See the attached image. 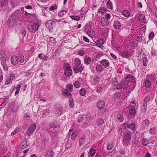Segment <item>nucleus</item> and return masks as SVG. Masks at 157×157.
I'll return each instance as SVG.
<instances>
[{"label":"nucleus","instance_id":"nucleus-1","mask_svg":"<svg viewBox=\"0 0 157 157\" xmlns=\"http://www.w3.org/2000/svg\"><path fill=\"white\" fill-rule=\"evenodd\" d=\"M123 144L125 146L128 145L130 144L131 139V135L130 132H126L123 134Z\"/></svg>","mask_w":157,"mask_h":157},{"label":"nucleus","instance_id":"nucleus-2","mask_svg":"<svg viewBox=\"0 0 157 157\" xmlns=\"http://www.w3.org/2000/svg\"><path fill=\"white\" fill-rule=\"evenodd\" d=\"M40 27L39 23L38 22L34 23L33 24H29L28 25V29L29 32L34 33L37 31Z\"/></svg>","mask_w":157,"mask_h":157},{"label":"nucleus","instance_id":"nucleus-3","mask_svg":"<svg viewBox=\"0 0 157 157\" xmlns=\"http://www.w3.org/2000/svg\"><path fill=\"white\" fill-rule=\"evenodd\" d=\"M63 107L61 105H58L55 108V110L56 113V116H60L62 113Z\"/></svg>","mask_w":157,"mask_h":157},{"label":"nucleus","instance_id":"nucleus-4","mask_svg":"<svg viewBox=\"0 0 157 157\" xmlns=\"http://www.w3.org/2000/svg\"><path fill=\"white\" fill-rule=\"evenodd\" d=\"M72 71L70 68L69 65L68 66H66L64 71V74L67 76H69L71 75Z\"/></svg>","mask_w":157,"mask_h":157},{"label":"nucleus","instance_id":"nucleus-5","mask_svg":"<svg viewBox=\"0 0 157 157\" xmlns=\"http://www.w3.org/2000/svg\"><path fill=\"white\" fill-rule=\"evenodd\" d=\"M36 128V125L35 124L32 125L28 129L27 132L29 136H30L35 131Z\"/></svg>","mask_w":157,"mask_h":157},{"label":"nucleus","instance_id":"nucleus-6","mask_svg":"<svg viewBox=\"0 0 157 157\" xmlns=\"http://www.w3.org/2000/svg\"><path fill=\"white\" fill-rule=\"evenodd\" d=\"M100 23L102 26L106 27L108 25L109 22L105 18L103 17L101 19Z\"/></svg>","mask_w":157,"mask_h":157},{"label":"nucleus","instance_id":"nucleus-7","mask_svg":"<svg viewBox=\"0 0 157 157\" xmlns=\"http://www.w3.org/2000/svg\"><path fill=\"white\" fill-rule=\"evenodd\" d=\"M19 58L16 56H12L10 59L11 64L13 65L16 64L18 61Z\"/></svg>","mask_w":157,"mask_h":157},{"label":"nucleus","instance_id":"nucleus-8","mask_svg":"<svg viewBox=\"0 0 157 157\" xmlns=\"http://www.w3.org/2000/svg\"><path fill=\"white\" fill-rule=\"evenodd\" d=\"M83 70L82 65L79 67V66H75L73 69L74 72L78 73L79 72H81Z\"/></svg>","mask_w":157,"mask_h":157},{"label":"nucleus","instance_id":"nucleus-9","mask_svg":"<svg viewBox=\"0 0 157 157\" xmlns=\"http://www.w3.org/2000/svg\"><path fill=\"white\" fill-rule=\"evenodd\" d=\"M105 105V103L104 101L100 100L97 103V106L98 109H101L104 107Z\"/></svg>","mask_w":157,"mask_h":157},{"label":"nucleus","instance_id":"nucleus-10","mask_svg":"<svg viewBox=\"0 0 157 157\" xmlns=\"http://www.w3.org/2000/svg\"><path fill=\"white\" fill-rule=\"evenodd\" d=\"M128 87V86L126 82L122 81L119 84L118 89L123 88V89H125L127 88Z\"/></svg>","mask_w":157,"mask_h":157},{"label":"nucleus","instance_id":"nucleus-11","mask_svg":"<svg viewBox=\"0 0 157 157\" xmlns=\"http://www.w3.org/2000/svg\"><path fill=\"white\" fill-rule=\"evenodd\" d=\"M28 145L27 144L26 140H24L22 141L20 145V147L22 149H24L28 147Z\"/></svg>","mask_w":157,"mask_h":157},{"label":"nucleus","instance_id":"nucleus-12","mask_svg":"<svg viewBox=\"0 0 157 157\" xmlns=\"http://www.w3.org/2000/svg\"><path fill=\"white\" fill-rule=\"evenodd\" d=\"M104 66V67H106L109 65V63L108 61L106 59H103L100 62Z\"/></svg>","mask_w":157,"mask_h":157},{"label":"nucleus","instance_id":"nucleus-13","mask_svg":"<svg viewBox=\"0 0 157 157\" xmlns=\"http://www.w3.org/2000/svg\"><path fill=\"white\" fill-rule=\"evenodd\" d=\"M62 94L64 96H66L68 98H70L71 96V94L69 92L68 90H65L62 92Z\"/></svg>","mask_w":157,"mask_h":157},{"label":"nucleus","instance_id":"nucleus-14","mask_svg":"<svg viewBox=\"0 0 157 157\" xmlns=\"http://www.w3.org/2000/svg\"><path fill=\"white\" fill-rule=\"evenodd\" d=\"M15 21V17L13 16H10L8 20V23L10 25H13Z\"/></svg>","mask_w":157,"mask_h":157},{"label":"nucleus","instance_id":"nucleus-15","mask_svg":"<svg viewBox=\"0 0 157 157\" xmlns=\"http://www.w3.org/2000/svg\"><path fill=\"white\" fill-rule=\"evenodd\" d=\"M86 140V137L83 136L81 137L78 140L79 145L81 146L83 144Z\"/></svg>","mask_w":157,"mask_h":157},{"label":"nucleus","instance_id":"nucleus-16","mask_svg":"<svg viewBox=\"0 0 157 157\" xmlns=\"http://www.w3.org/2000/svg\"><path fill=\"white\" fill-rule=\"evenodd\" d=\"M121 56L123 57L126 58H128L131 56V55L129 52H128L124 51L122 52L121 54Z\"/></svg>","mask_w":157,"mask_h":157},{"label":"nucleus","instance_id":"nucleus-17","mask_svg":"<svg viewBox=\"0 0 157 157\" xmlns=\"http://www.w3.org/2000/svg\"><path fill=\"white\" fill-rule=\"evenodd\" d=\"M134 78V77L132 75L129 74L127 76L126 80V81L130 82L132 81Z\"/></svg>","mask_w":157,"mask_h":157},{"label":"nucleus","instance_id":"nucleus-18","mask_svg":"<svg viewBox=\"0 0 157 157\" xmlns=\"http://www.w3.org/2000/svg\"><path fill=\"white\" fill-rule=\"evenodd\" d=\"M106 11V9L103 7H101L98 10V13H101L102 15L104 14Z\"/></svg>","mask_w":157,"mask_h":157},{"label":"nucleus","instance_id":"nucleus-19","mask_svg":"<svg viewBox=\"0 0 157 157\" xmlns=\"http://www.w3.org/2000/svg\"><path fill=\"white\" fill-rule=\"evenodd\" d=\"M38 57L44 60L47 61L48 57L46 56L42 53H40L38 55Z\"/></svg>","mask_w":157,"mask_h":157},{"label":"nucleus","instance_id":"nucleus-20","mask_svg":"<svg viewBox=\"0 0 157 157\" xmlns=\"http://www.w3.org/2000/svg\"><path fill=\"white\" fill-rule=\"evenodd\" d=\"M114 27L116 29H119L121 27V24L120 22L118 21H115L113 24Z\"/></svg>","mask_w":157,"mask_h":157},{"label":"nucleus","instance_id":"nucleus-21","mask_svg":"<svg viewBox=\"0 0 157 157\" xmlns=\"http://www.w3.org/2000/svg\"><path fill=\"white\" fill-rule=\"evenodd\" d=\"M58 125L56 121H53L51 122L49 124L50 128H54L57 127Z\"/></svg>","mask_w":157,"mask_h":157},{"label":"nucleus","instance_id":"nucleus-22","mask_svg":"<svg viewBox=\"0 0 157 157\" xmlns=\"http://www.w3.org/2000/svg\"><path fill=\"white\" fill-rule=\"evenodd\" d=\"M54 152L52 151H48L45 155L46 157H53Z\"/></svg>","mask_w":157,"mask_h":157},{"label":"nucleus","instance_id":"nucleus-23","mask_svg":"<svg viewBox=\"0 0 157 157\" xmlns=\"http://www.w3.org/2000/svg\"><path fill=\"white\" fill-rule=\"evenodd\" d=\"M91 60L89 57H85L84 59V63L86 64H89L91 62Z\"/></svg>","mask_w":157,"mask_h":157},{"label":"nucleus","instance_id":"nucleus-24","mask_svg":"<svg viewBox=\"0 0 157 157\" xmlns=\"http://www.w3.org/2000/svg\"><path fill=\"white\" fill-rule=\"evenodd\" d=\"M117 119L120 121H122L124 120L123 115L121 113H119L117 116Z\"/></svg>","mask_w":157,"mask_h":157},{"label":"nucleus","instance_id":"nucleus-25","mask_svg":"<svg viewBox=\"0 0 157 157\" xmlns=\"http://www.w3.org/2000/svg\"><path fill=\"white\" fill-rule=\"evenodd\" d=\"M122 14L125 17H128L130 16V13L127 10H124L122 12Z\"/></svg>","mask_w":157,"mask_h":157},{"label":"nucleus","instance_id":"nucleus-26","mask_svg":"<svg viewBox=\"0 0 157 157\" xmlns=\"http://www.w3.org/2000/svg\"><path fill=\"white\" fill-rule=\"evenodd\" d=\"M107 8L109 9H113L112 3L110 0L108 1L107 3Z\"/></svg>","mask_w":157,"mask_h":157},{"label":"nucleus","instance_id":"nucleus-27","mask_svg":"<svg viewBox=\"0 0 157 157\" xmlns=\"http://www.w3.org/2000/svg\"><path fill=\"white\" fill-rule=\"evenodd\" d=\"M143 65L144 66H146L147 64H146V62L147 61V58L146 55H143Z\"/></svg>","mask_w":157,"mask_h":157},{"label":"nucleus","instance_id":"nucleus-28","mask_svg":"<svg viewBox=\"0 0 157 157\" xmlns=\"http://www.w3.org/2000/svg\"><path fill=\"white\" fill-rule=\"evenodd\" d=\"M80 94L82 96L85 95L86 93V90L84 88L82 89L79 91Z\"/></svg>","mask_w":157,"mask_h":157},{"label":"nucleus","instance_id":"nucleus-29","mask_svg":"<svg viewBox=\"0 0 157 157\" xmlns=\"http://www.w3.org/2000/svg\"><path fill=\"white\" fill-rule=\"evenodd\" d=\"M104 123V120L102 118H100L98 120L97 123L98 125H102Z\"/></svg>","mask_w":157,"mask_h":157},{"label":"nucleus","instance_id":"nucleus-30","mask_svg":"<svg viewBox=\"0 0 157 157\" xmlns=\"http://www.w3.org/2000/svg\"><path fill=\"white\" fill-rule=\"evenodd\" d=\"M96 70L97 71L101 72L103 69V67L101 65H98L96 67Z\"/></svg>","mask_w":157,"mask_h":157},{"label":"nucleus","instance_id":"nucleus-31","mask_svg":"<svg viewBox=\"0 0 157 157\" xmlns=\"http://www.w3.org/2000/svg\"><path fill=\"white\" fill-rule=\"evenodd\" d=\"M150 123L149 121L148 120H145L142 122V124L144 126H147Z\"/></svg>","mask_w":157,"mask_h":157},{"label":"nucleus","instance_id":"nucleus-32","mask_svg":"<svg viewBox=\"0 0 157 157\" xmlns=\"http://www.w3.org/2000/svg\"><path fill=\"white\" fill-rule=\"evenodd\" d=\"M121 95L120 93L117 92L114 94V98L115 100H117L119 99L121 97Z\"/></svg>","mask_w":157,"mask_h":157},{"label":"nucleus","instance_id":"nucleus-33","mask_svg":"<svg viewBox=\"0 0 157 157\" xmlns=\"http://www.w3.org/2000/svg\"><path fill=\"white\" fill-rule=\"evenodd\" d=\"M156 129L153 128H151L149 130V133L151 135L155 134L156 133Z\"/></svg>","mask_w":157,"mask_h":157},{"label":"nucleus","instance_id":"nucleus-34","mask_svg":"<svg viewBox=\"0 0 157 157\" xmlns=\"http://www.w3.org/2000/svg\"><path fill=\"white\" fill-rule=\"evenodd\" d=\"M6 58L5 57L2 58L1 59V64L2 66H5L6 65Z\"/></svg>","mask_w":157,"mask_h":157},{"label":"nucleus","instance_id":"nucleus-35","mask_svg":"<svg viewBox=\"0 0 157 157\" xmlns=\"http://www.w3.org/2000/svg\"><path fill=\"white\" fill-rule=\"evenodd\" d=\"M54 23V22L52 20H49L47 22V25H48L49 27H51L53 24Z\"/></svg>","mask_w":157,"mask_h":157},{"label":"nucleus","instance_id":"nucleus-36","mask_svg":"<svg viewBox=\"0 0 157 157\" xmlns=\"http://www.w3.org/2000/svg\"><path fill=\"white\" fill-rule=\"evenodd\" d=\"M147 104L146 103H144L143 105L141 107V111L143 112H145L146 109Z\"/></svg>","mask_w":157,"mask_h":157},{"label":"nucleus","instance_id":"nucleus-37","mask_svg":"<svg viewBox=\"0 0 157 157\" xmlns=\"http://www.w3.org/2000/svg\"><path fill=\"white\" fill-rule=\"evenodd\" d=\"M78 133L76 131H74L71 135V139H74L76 137Z\"/></svg>","mask_w":157,"mask_h":157},{"label":"nucleus","instance_id":"nucleus-38","mask_svg":"<svg viewBox=\"0 0 157 157\" xmlns=\"http://www.w3.org/2000/svg\"><path fill=\"white\" fill-rule=\"evenodd\" d=\"M96 153L95 150L91 148L89 151V153L92 156H94L95 155Z\"/></svg>","mask_w":157,"mask_h":157},{"label":"nucleus","instance_id":"nucleus-39","mask_svg":"<svg viewBox=\"0 0 157 157\" xmlns=\"http://www.w3.org/2000/svg\"><path fill=\"white\" fill-rule=\"evenodd\" d=\"M149 143L148 140L144 138L142 141V143L143 145L147 146Z\"/></svg>","mask_w":157,"mask_h":157},{"label":"nucleus","instance_id":"nucleus-40","mask_svg":"<svg viewBox=\"0 0 157 157\" xmlns=\"http://www.w3.org/2000/svg\"><path fill=\"white\" fill-rule=\"evenodd\" d=\"M66 87L68 89H69V91L71 92L73 91V86L71 84H68L66 86Z\"/></svg>","mask_w":157,"mask_h":157},{"label":"nucleus","instance_id":"nucleus-41","mask_svg":"<svg viewBox=\"0 0 157 157\" xmlns=\"http://www.w3.org/2000/svg\"><path fill=\"white\" fill-rule=\"evenodd\" d=\"M149 76L150 77L151 80L154 81L156 79L155 78L156 75L154 73H153L151 75H149Z\"/></svg>","mask_w":157,"mask_h":157},{"label":"nucleus","instance_id":"nucleus-42","mask_svg":"<svg viewBox=\"0 0 157 157\" xmlns=\"http://www.w3.org/2000/svg\"><path fill=\"white\" fill-rule=\"evenodd\" d=\"M75 66H79L81 64V61L78 58H76L75 60Z\"/></svg>","mask_w":157,"mask_h":157},{"label":"nucleus","instance_id":"nucleus-43","mask_svg":"<svg viewBox=\"0 0 157 157\" xmlns=\"http://www.w3.org/2000/svg\"><path fill=\"white\" fill-rule=\"evenodd\" d=\"M8 0H2L1 2V6L2 7L6 6L7 4Z\"/></svg>","mask_w":157,"mask_h":157},{"label":"nucleus","instance_id":"nucleus-44","mask_svg":"<svg viewBox=\"0 0 157 157\" xmlns=\"http://www.w3.org/2000/svg\"><path fill=\"white\" fill-rule=\"evenodd\" d=\"M130 114L132 116L134 115L135 114L136 110L134 108L131 109L129 111Z\"/></svg>","mask_w":157,"mask_h":157},{"label":"nucleus","instance_id":"nucleus-45","mask_svg":"<svg viewBox=\"0 0 157 157\" xmlns=\"http://www.w3.org/2000/svg\"><path fill=\"white\" fill-rule=\"evenodd\" d=\"M128 127L131 130H134L135 128V125L134 123H132L128 125Z\"/></svg>","mask_w":157,"mask_h":157},{"label":"nucleus","instance_id":"nucleus-46","mask_svg":"<svg viewBox=\"0 0 157 157\" xmlns=\"http://www.w3.org/2000/svg\"><path fill=\"white\" fill-rule=\"evenodd\" d=\"M80 86V82L78 81H75L74 84V86L76 88H78Z\"/></svg>","mask_w":157,"mask_h":157},{"label":"nucleus","instance_id":"nucleus-47","mask_svg":"<svg viewBox=\"0 0 157 157\" xmlns=\"http://www.w3.org/2000/svg\"><path fill=\"white\" fill-rule=\"evenodd\" d=\"M73 99L72 98L70 99L69 100V106L70 107H73L74 105Z\"/></svg>","mask_w":157,"mask_h":157},{"label":"nucleus","instance_id":"nucleus-48","mask_svg":"<svg viewBox=\"0 0 157 157\" xmlns=\"http://www.w3.org/2000/svg\"><path fill=\"white\" fill-rule=\"evenodd\" d=\"M114 146L112 144H108L107 146V149L108 150H111Z\"/></svg>","mask_w":157,"mask_h":157},{"label":"nucleus","instance_id":"nucleus-49","mask_svg":"<svg viewBox=\"0 0 157 157\" xmlns=\"http://www.w3.org/2000/svg\"><path fill=\"white\" fill-rule=\"evenodd\" d=\"M93 80H94V83L96 84L98 83L99 78L98 76H95L93 78Z\"/></svg>","mask_w":157,"mask_h":157},{"label":"nucleus","instance_id":"nucleus-50","mask_svg":"<svg viewBox=\"0 0 157 157\" xmlns=\"http://www.w3.org/2000/svg\"><path fill=\"white\" fill-rule=\"evenodd\" d=\"M145 85L146 87H149L151 86V82L149 80H146L145 82Z\"/></svg>","mask_w":157,"mask_h":157},{"label":"nucleus","instance_id":"nucleus-51","mask_svg":"<svg viewBox=\"0 0 157 157\" xmlns=\"http://www.w3.org/2000/svg\"><path fill=\"white\" fill-rule=\"evenodd\" d=\"M97 42L98 45H102L104 44V40L103 39H100L98 40Z\"/></svg>","mask_w":157,"mask_h":157},{"label":"nucleus","instance_id":"nucleus-52","mask_svg":"<svg viewBox=\"0 0 157 157\" xmlns=\"http://www.w3.org/2000/svg\"><path fill=\"white\" fill-rule=\"evenodd\" d=\"M87 33L90 37H92L93 35H94L95 32L94 31L91 30L90 31L87 32Z\"/></svg>","mask_w":157,"mask_h":157},{"label":"nucleus","instance_id":"nucleus-53","mask_svg":"<svg viewBox=\"0 0 157 157\" xmlns=\"http://www.w3.org/2000/svg\"><path fill=\"white\" fill-rule=\"evenodd\" d=\"M67 13V11L66 10H61L60 12L58 13V15L59 16H61L62 17L65 13Z\"/></svg>","mask_w":157,"mask_h":157},{"label":"nucleus","instance_id":"nucleus-54","mask_svg":"<svg viewBox=\"0 0 157 157\" xmlns=\"http://www.w3.org/2000/svg\"><path fill=\"white\" fill-rule=\"evenodd\" d=\"M70 17L73 20L76 21H78L80 19V18L79 17L77 16H71Z\"/></svg>","mask_w":157,"mask_h":157},{"label":"nucleus","instance_id":"nucleus-55","mask_svg":"<svg viewBox=\"0 0 157 157\" xmlns=\"http://www.w3.org/2000/svg\"><path fill=\"white\" fill-rule=\"evenodd\" d=\"M138 18L139 19L140 21H142L144 19L145 17L144 15L141 14L139 15Z\"/></svg>","mask_w":157,"mask_h":157},{"label":"nucleus","instance_id":"nucleus-56","mask_svg":"<svg viewBox=\"0 0 157 157\" xmlns=\"http://www.w3.org/2000/svg\"><path fill=\"white\" fill-rule=\"evenodd\" d=\"M50 113V110L48 109L44 110L43 111V114L44 115H48Z\"/></svg>","mask_w":157,"mask_h":157},{"label":"nucleus","instance_id":"nucleus-57","mask_svg":"<svg viewBox=\"0 0 157 157\" xmlns=\"http://www.w3.org/2000/svg\"><path fill=\"white\" fill-rule=\"evenodd\" d=\"M154 36V33L153 32L151 33L149 35V39L150 40L152 39Z\"/></svg>","mask_w":157,"mask_h":157},{"label":"nucleus","instance_id":"nucleus-58","mask_svg":"<svg viewBox=\"0 0 157 157\" xmlns=\"http://www.w3.org/2000/svg\"><path fill=\"white\" fill-rule=\"evenodd\" d=\"M49 42H50L51 43H54L56 42V40L55 38H54L53 37H50L49 38Z\"/></svg>","mask_w":157,"mask_h":157},{"label":"nucleus","instance_id":"nucleus-59","mask_svg":"<svg viewBox=\"0 0 157 157\" xmlns=\"http://www.w3.org/2000/svg\"><path fill=\"white\" fill-rule=\"evenodd\" d=\"M57 6L56 5L51 6L49 8V10L52 11L56 10L57 9Z\"/></svg>","mask_w":157,"mask_h":157},{"label":"nucleus","instance_id":"nucleus-60","mask_svg":"<svg viewBox=\"0 0 157 157\" xmlns=\"http://www.w3.org/2000/svg\"><path fill=\"white\" fill-rule=\"evenodd\" d=\"M96 89L98 93L102 92L103 90L102 88L99 86L97 87Z\"/></svg>","mask_w":157,"mask_h":157},{"label":"nucleus","instance_id":"nucleus-61","mask_svg":"<svg viewBox=\"0 0 157 157\" xmlns=\"http://www.w3.org/2000/svg\"><path fill=\"white\" fill-rule=\"evenodd\" d=\"M31 116V114L29 113H27L24 115V117L26 119L30 118Z\"/></svg>","mask_w":157,"mask_h":157},{"label":"nucleus","instance_id":"nucleus-62","mask_svg":"<svg viewBox=\"0 0 157 157\" xmlns=\"http://www.w3.org/2000/svg\"><path fill=\"white\" fill-rule=\"evenodd\" d=\"M83 116L82 115L79 116L78 118V121L79 122H81L83 120Z\"/></svg>","mask_w":157,"mask_h":157},{"label":"nucleus","instance_id":"nucleus-63","mask_svg":"<svg viewBox=\"0 0 157 157\" xmlns=\"http://www.w3.org/2000/svg\"><path fill=\"white\" fill-rule=\"evenodd\" d=\"M17 107L15 106H13L11 109V111L13 112H16L17 111Z\"/></svg>","mask_w":157,"mask_h":157},{"label":"nucleus","instance_id":"nucleus-64","mask_svg":"<svg viewBox=\"0 0 157 157\" xmlns=\"http://www.w3.org/2000/svg\"><path fill=\"white\" fill-rule=\"evenodd\" d=\"M10 77L9 79H10V80H12L14 78L15 75L11 73L10 74Z\"/></svg>","mask_w":157,"mask_h":157}]
</instances>
